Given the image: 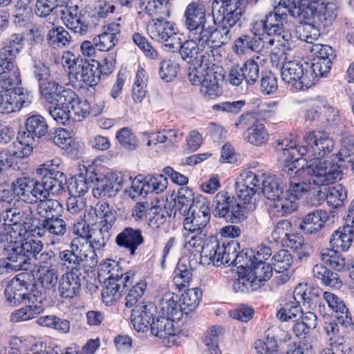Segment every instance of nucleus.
<instances>
[{
    "label": "nucleus",
    "mask_w": 354,
    "mask_h": 354,
    "mask_svg": "<svg viewBox=\"0 0 354 354\" xmlns=\"http://www.w3.org/2000/svg\"><path fill=\"white\" fill-rule=\"evenodd\" d=\"M178 70L179 64L176 61L165 59L160 63L159 75L163 81L169 82L176 77Z\"/></svg>",
    "instance_id": "60"
},
{
    "label": "nucleus",
    "mask_w": 354,
    "mask_h": 354,
    "mask_svg": "<svg viewBox=\"0 0 354 354\" xmlns=\"http://www.w3.org/2000/svg\"><path fill=\"white\" fill-rule=\"evenodd\" d=\"M47 39L50 47L58 49L69 46L71 43L72 37L64 27L57 26L48 31Z\"/></svg>",
    "instance_id": "41"
},
{
    "label": "nucleus",
    "mask_w": 354,
    "mask_h": 354,
    "mask_svg": "<svg viewBox=\"0 0 354 354\" xmlns=\"http://www.w3.org/2000/svg\"><path fill=\"white\" fill-rule=\"evenodd\" d=\"M62 160L55 158L39 165L36 169L37 175L40 176L45 198L50 192L58 195L64 189L66 178L64 173L59 170Z\"/></svg>",
    "instance_id": "11"
},
{
    "label": "nucleus",
    "mask_w": 354,
    "mask_h": 354,
    "mask_svg": "<svg viewBox=\"0 0 354 354\" xmlns=\"http://www.w3.org/2000/svg\"><path fill=\"white\" fill-rule=\"evenodd\" d=\"M169 209V210H167L166 206L164 208L160 206L151 207L149 213L148 225L152 229H157L163 225L167 217H171L173 215V210L170 209V207Z\"/></svg>",
    "instance_id": "53"
},
{
    "label": "nucleus",
    "mask_w": 354,
    "mask_h": 354,
    "mask_svg": "<svg viewBox=\"0 0 354 354\" xmlns=\"http://www.w3.org/2000/svg\"><path fill=\"white\" fill-rule=\"evenodd\" d=\"M37 203V213L44 219L52 218L59 216L63 209L61 203L58 201L48 199L47 196L38 200Z\"/></svg>",
    "instance_id": "42"
},
{
    "label": "nucleus",
    "mask_w": 354,
    "mask_h": 354,
    "mask_svg": "<svg viewBox=\"0 0 354 354\" xmlns=\"http://www.w3.org/2000/svg\"><path fill=\"white\" fill-rule=\"evenodd\" d=\"M82 273L66 272L59 280L57 290L62 298L71 299L77 296L82 286Z\"/></svg>",
    "instance_id": "29"
},
{
    "label": "nucleus",
    "mask_w": 354,
    "mask_h": 354,
    "mask_svg": "<svg viewBox=\"0 0 354 354\" xmlns=\"http://www.w3.org/2000/svg\"><path fill=\"white\" fill-rule=\"evenodd\" d=\"M235 199L227 192L222 191L218 192L213 200V213L215 216L225 218L230 214V207Z\"/></svg>",
    "instance_id": "44"
},
{
    "label": "nucleus",
    "mask_w": 354,
    "mask_h": 354,
    "mask_svg": "<svg viewBox=\"0 0 354 354\" xmlns=\"http://www.w3.org/2000/svg\"><path fill=\"white\" fill-rule=\"evenodd\" d=\"M1 216L7 224L19 225L30 230H33V223L36 220L31 207L28 205L21 207L13 205L1 213Z\"/></svg>",
    "instance_id": "24"
},
{
    "label": "nucleus",
    "mask_w": 354,
    "mask_h": 354,
    "mask_svg": "<svg viewBox=\"0 0 354 354\" xmlns=\"http://www.w3.org/2000/svg\"><path fill=\"white\" fill-rule=\"evenodd\" d=\"M116 138L124 148L129 150H135L138 145L136 136L129 127L118 130L116 133Z\"/></svg>",
    "instance_id": "61"
},
{
    "label": "nucleus",
    "mask_w": 354,
    "mask_h": 354,
    "mask_svg": "<svg viewBox=\"0 0 354 354\" xmlns=\"http://www.w3.org/2000/svg\"><path fill=\"white\" fill-rule=\"evenodd\" d=\"M239 243L235 241H231L225 243H221L218 240L212 236L206 239L201 252L200 263L219 266L221 264H243L244 255L248 257V253L238 254L236 249Z\"/></svg>",
    "instance_id": "6"
},
{
    "label": "nucleus",
    "mask_w": 354,
    "mask_h": 354,
    "mask_svg": "<svg viewBox=\"0 0 354 354\" xmlns=\"http://www.w3.org/2000/svg\"><path fill=\"white\" fill-rule=\"evenodd\" d=\"M37 230V233L39 236H44L45 232L55 236H62L67 231V225L63 218L57 216L52 218L41 220Z\"/></svg>",
    "instance_id": "36"
},
{
    "label": "nucleus",
    "mask_w": 354,
    "mask_h": 354,
    "mask_svg": "<svg viewBox=\"0 0 354 354\" xmlns=\"http://www.w3.org/2000/svg\"><path fill=\"white\" fill-rule=\"evenodd\" d=\"M230 41L218 40L215 41L208 37L203 36V38H192L189 37V39L185 41L183 44L179 45L180 54L184 60L190 62L192 58H196V55L199 54L200 51H204L205 48H212L221 47L222 45L226 44Z\"/></svg>",
    "instance_id": "20"
},
{
    "label": "nucleus",
    "mask_w": 354,
    "mask_h": 354,
    "mask_svg": "<svg viewBox=\"0 0 354 354\" xmlns=\"http://www.w3.org/2000/svg\"><path fill=\"white\" fill-rule=\"evenodd\" d=\"M244 138L250 144L259 146L267 142L268 133L264 124L255 121L250 127L248 128Z\"/></svg>",
    "instance_id": "46"
},
{
    "label": "nucleus",
    "mask_w": 354,
    "mask_h": 354,
    "mask_svg": "<svg viewBox=\"0 0 354 354\" xmlns=\"http://www.w3.org/2000/svg\"><path fill=\"white\" fill-rule=\"evenodd\" d=\"M272 207L279 216H284L295 212L298 207V202L284 192L273 203Z\"/></svg>",
    "instance_id": "49"
},
{
    "label": "nucleus",
    "mask_w": 354,
    "mask_h": 354,
    "mask_svg": "<svg viewBox=\"0 0 354 354\" xmlns=\"http://www.w3.org/2000/svg\"><path fill=\"white\" fill-rule=\"evenodd\" d=\"M306 145L297 146L295 140L285 139L278 142L277 149L281 152V159L284 162L299 160L304 157L308 162L313 159H322L330 153L335 147V141L328 133L324 131H308L303 138Z\"/></svg>",
    "instance_id": "3"
},
{
    "label": "nucleus",
    "mask_w": 354,
    "mask_h": 354,
    "mask_svg": "<svg viewBox=\"0 0 354 354\" xmlns=\"http://www.w3.org/2000/svg\"><path fill=\"white\" fill-rule=\"evenodd\" d=\"M201 199L206 198L202 196L195 197L193 191L187 187H180L175 201L174 216H187L193 212L194 207L198 202H201Z\"/></svg>",
    "instance_id": "26"
},
{
    "label": "nucleus",
    "mask_w": 354,
    "mask_h": 354,
    "mask_svg": "<svg viewBox=\"0 0 354 354\" xmlns=\"http://www.w3.org/2000/svg\"><path fill=\"white\" fill-rule=\"evenodd\" d=\"M95 176L92 173L86 171V174H80L75 177L74 182L68 187V191L71 194L81 196L94 184Z\"/></svg>",
    "instance_id": "45"
},
{
    "label": "nucleus",
    "mask_w": 354,
    "mask_h": 354,
    "mask_svg": "<svg viewBox=\"0 0 354 354\" xmlns=\"http://www.w3.org/2000/svg\"><path fill=\"white\" fill-rule=\"evenodd\" d=\"M323 298L328 307L337 313V319L341 324L348 326L352 323L351 314L342 299L328 291L323 293Z\"/></svg>",
    "instance_id": "33"
},
{
    "label": "nucleus",
    "mask_w": 354,
    "mask_h": 354,
    "mask_svg": "<svg viewBox=\"0 0 354 354\" xmlns=\"http://www.w3.org/2000/svg\"><path fill=\"white\" fill-rule=\"evenodd\" d=\"M25 37L22 34L14 33L4 42L0 49V81L3 86L17 85L20 82L19 73L15 69L12 60L24 46Z\"/></svg>",
    "instance_id": "7"
},
{
    "label": "nucleus",
    "mask_w": 354,
    "mask_h": 354,
    "mask_svg": "<svg viewBox=\"0 0 354 354\" xmlns=\"http://www.w3.org/2000/svg\"><path fill=\"white\" fill-rule=\"evenodd\" d=\"M205 52L196 58L193 67H189L188 79L192 85L200 86L204 97L213 98L219 94L216 72L214 71L213 50L205 48Z\"/></svg>",
    "instance_id": "5"
},
{
    "label": "nucleus",
    "mask_w": 354,
    "mask_h": 354,
    "mask_svg": "<svg viewBox=\"0 0 354 354\" xmlns=\"http://www.w3.org/2000/svg\"><path fill=\"white\" fill-rule=\"evenodd\" d=\"M100 275L105 277V281H117L119 277H122L125 272L115 261L108 259L100 265Z\"/></svg>",
    "instance_id": "55"
},
{
    "label": "nucleus",
    "mask_w": 354,
    "mask_h": 354,
    "mask_svg": "<svg viewBox=\"0 0 354 354\" xmlns=\"http://www.w3.org/2000/svg\"><path fill=\"white\" fill-rule=\"evenodd\" d=\"M115 243L131 255H134L138 248L144 243V237L140 229L127 227L116 236Z\"/></svg>",
    "instance_id": "27"
},
{
    "label": "nucleus",
    "mask_w": 354,
    "mask_h": 354,
    "mask_svg": "<svg viewBox=\"0 0 354 354\" xmlns=\"http://www.w3.org/2000/svg\"><path fill=\"white\" fill-rule=\"evenodd\" d=\"M202 292L198 288L188 289L182 294L179 299L183 312L187 314L198 306Z\"/></svg>",
    "instance_id": "50"
},
{
    "label": "nucleus",
    "mask_w": 354,
    "mask_h": 354,
    "mask_svg": "<svg viewBox=\"0 0 354 354\" xmlns=\"http://www.w3.org/2000/svg\"><path fill=\"white\" fill-rule=\"evenodd\" d=\"M216 24L214 17L207 15L204 6L196 1L189 3L183 13V23L188 30V37L203 38V36L214 39L215 41H230L232 32L218 19Z\"/></svg>",
    "instance_id": "4"
},
{
    "label": "nucleus",
    "mask_w": 354,
    "mask_h": 354,
    "mask_svg": "<svg viewBox=\"0 0 354 354\" xmlns=\"http://www.w3.org/2000/svg\"><path fill=\"white\" fill-rule=\"evenodd\" d=\"M354 224L346 223L339 227L331 235L330 245L339 251H346L351 246L353 239Z\"/></svg>",
    "instance_id": "32"
},
{
    "label": "nucleus",
    "mask_w": 354,
    "mask_h": 354,
    "mask_svg": "<svg viewBox=\"0 0 354 354\" xmlns=\"http://www.w3.org/2000/svg\"><path fill=\"white\" fill-rule=\"evenodd\" d=\"M131 178L129 175L117 174L110 177L98 179L95 176L93 194L95 198H100L106 195L111 196L129 185Z\"/></svg>",
    "instance_id": "21"
},
{
    "label": "nucleus",
    "mask_w": 354,
    "mask_h": 354,
    "mask_svg": "<svg viewBox=\"0 0 354 354\" xmlns=\"http://www.w3.org/2000/svg\"><path fill=\"white\" fill-rule=\"evenodd\" d=\"M73 232L80 237L86 239L89 242L87 249H93L95 252L104 247L110 238L109 231L95 222L89 223L86 220L74 223Z\"/></svg>",
    "instance_id": "15"
},
{
    "label": "nucleus",
    "mask_w": 354,
    "mask_h": 354,
    "mask_svg": "<svg viewBox=\"0 0 354 354\" xmlns=\"http://www.w3.org/2000/svg\"><path fill=\"white\" fill-rule=\"evenodd\" d=\"M174 320L165 316H158L152 321L150 326L151 333L160 339H165L168 335H173L174 331Z\"/></svg>",
    "instance_id": "40"
},
{
    "label": "nucleus",
    "mask_w": 354,
    "mask_h": 354,
    "mask_svg": "<svg viewBox=\"0 0 354 354\" xmlns=\"http://www.w3.org/2000/svg\"><path fill=\"white\" fill-rule=\"evenodd\" d=\"M252 257V255H250L249 259L245 257V263L240 266L247 268L248 276L252 283H257L268 280L272 275V267L263 260L255 261Z\"/></svg>",
    "instance_id": "28"
},
{
    "label": "nucleus",
    "mask_w": 354,
    "mask_h": 354,
    "mask_svg": "<svg viewBox=\"0 0 354 354\" xmlns=\"http://www.w3.org/2000/svg\"><path fill=\"white\" fill-rule=\"evenodd\" d=\"M328 218L325 211L319 209L312 212L303 218L301 229L306 233L313 234L320 230Z\"/></svg>",
    "instance_id": "38"
},
{
    "label": "nucleus",
    "mask_w": 354,
    "mask_h": 354,
    "mask_svg": "<svg viewBox=\"0 0 354 354\" xmlns=\"http://www.w3.org/2000/svg\"><path fill=\"white\" fill-rule=\"evenodd\" d=\"M273 269L277 272H283L288 270L292 263L290 253L286 250L277 252L272 257Z\"/></svg>",
    "instance_id": "62"
},
{
    "label": "nucleus",
    "mask_w": 354,
    "mask_h": 354,
    "mask_svg": "<svg viewBox=\"0 0 354 354\" xmlns=\"http://www.w3.org/2000/svg\"><path fill=\"white\" fill-rule=\"evenodd\" d=\"M129 177L131 178L129 185L123 187L126 194L132 199L138 198L139 196L145 197L148 194V192L146 190L145 180H143L141 176H137L133 179H132L131 176Z\"/></svg>",
    "instance_id": "56"
},
{
    "label": "nucleus",
    "mask_w": 354,
    "mask_h": 354,
    "mask_svg": "<svg viewBox=\"0 0 354 354\" xmlns=\"http://www.w3.org/2000/svg\"><path fill=\"white\" fill-rule=\"evenodd\" d=\"M287 17L286 13L270 12L263 19L256 21L254 28L256 30H261L272 38L266 41V46L272 47L274 44L285 46L288 42H290L292 38L291 32L284 27V21Z\"/></svg>",
    "instance_id": "9"
},
{
    "label": "nucleus",
    "mask_w": 354,
    "mask_h": 354,
    "mask_svg": "<svg viewBox=\"0 0 354 354\" xmlns=\"http://www.w3.org/2000/svg\"><path fill=\"white\" fill-rule=\"evenodd\" d=\"M254 348L259 354H273L278 351V345L274 337L268 333L266 339H258L254 342Z\"/></svg>",
    "instance_id": "64"
},
{
    "label": "nucleus",
    "mask_w": 354,
    "mask_h": 354,
    "mask_svg": "<svg viewBox=\"0 0 354 354\" xmlns=\"http://www.w3.org/2000/svg\"><path fill=\"white\" fill-rule=\"evenodd\" d=\"M18 275L11 279L5 289V297L12 306L21 303L26 304L10 315V321L19 322L35 318L44 310L42 305L43 296L37 290L35 284L21 279Z\"/></svg>",
    "instance_id": "2"
},
{
    "label": "nucleus",
    "mask_w": 354,
    "mask_h": 354,
    "mask_svg": "<svg viewBox=\"0 0 354 354\" xmlns=\"http://www.w3.org/2000/svg\"><path fill=\"white\" fill-rule=\"evenodd\" d=\"M335 248H325L321 252V257L324 262L337 271L342 270L346 266V261L342 254Z\"/></svg>",
    "instance_id": "52"
},
{
    "label": "nucleus",
    "mask_w": 354,
    "mask_h": 354,
    "mask_svg": "<svg viewBox=\"0 0 354 354\" xmlns=\"http://www.w3.org/2000/svg\"><path fill=\"white\" fill-rule=\"evenodd\" d=\"M26 130L19 132L17 139L22 146L24 156H28L32 151L36 138L44 136L48 131V124L44 118L39 115L30 116L25 124Z\"/></svg>",
    "instance_id": "13"
},
{
    "label": "nucleus",
    "mask_w": 354,
    "mask_h": 354,
    "mask_svg": "<svg viewBox=\"0 0 354 354\" xmlns=\"http://www.w3.org/2000/svg\"><path fill=\"white\" fill-rule=\"evenodd\" d=\"M77 66V70L74 74L77 81L83 82L89 86L97 84L100 78L98 66L91 64L86 59H84L82 63L80 65L78 64Z\"/></svg>",
    "instance_id": "34"
},
{
    "label": "nucleus",
    "mask_w": 354,
    "mask_h": 354,
    "mask_svg": "<svg viewBox=\"0 0 354 354\" xmlns=\"http://www.w3.org/2000/svg\"><path fill=\"white\" fill-rule=\"evenodd\" d=\"M315 23L307 21L302 26H299L297 30L298 37L300 40L305 41L307 44H315L320 36L319 26H315Z\"/></svg>",
    "instance_id": "51"
},
{
    "label": "nucleus",
    "mask_w": 354,
    "mask_h": 354,
    "mask_svg": "<svg viewBox=\"0 0 354 354\" xmlns=\"http://www.w3.org/2000/svg\"><path fill=\"white\" fill-rule=\"evenodd\" d=\"M59 260L67 272L75 273H82L86 267L94 268L98 263L96 252L93 249H85L77 238L73 239L68 249L59 252Z\"/></svg>",
    "instance_id": "8"
},
{
    "label": "nucleus",
    "mask_w": 354,
    "mask_h": 354,
    "mask_svg": "<svg viewBox=\"0 0 354 354\" xmlns=\"http://www.w3.org/2000/svg\"><path fill=\"white\" fill-rule=\"evenodd\" d=\"M111 280L105 281V287L102 291L103 301L106 305L111 304L113 301L118 299L123 293V290H120V283Z\"/></svg>",
    "instance_id": "58"
},
{
    "label": "nucleus",
    "mask_w": 354,
    "mask_h": 354,
    "mask_svg": "<svg viewBox=\"0 0 354 354\" xmlns=\"http://www.w3.org/2000/svg\"><path fill=\"white\" fill-rule=\"evenodd\" d=\"M178 296L173 292H167L162 297L158 303V308L162 316L179 320L183 315Z\"/></svg>",
    "instance_id": "31"
},
{
    "label": "nucleus",
    "mask_w": 354,
    "mask_h": 354,
    "mask_svg": "<svg viewBox=\"0 0 354 354\" xmlns=\"http://www.w3.org/2000/svg\"><path fill=\"white\" fill-rule=\"evenodd\" d=\"M313 275L321 282L333 288H339L342 286V281L339 275L328 269L322 264H317L313 269Z\"/></svg>",
    "instance_id": "43"
},
{
    "label": "nucleus",
    "mask_w": 354,
    "mask_h": 354,
    "mask_svg": "<svg viewBox=\"0 0 354 354\" xmlns=\"http://www.w3.org/2000/svg\"><path fill=\"white\" fill-rule=\"evenodd\" d=\"M266 48L270 49V60L273 67L279 68L289 61L286 50L290 48V42L285 46L274 44L272 47L266 46Z\"/></svg>",
    "instance_id": "57"
},
{
    "label": "nucleus",
    "mask_w": 354,
    "mask_h": 354,
    "mask_svg": "<svg viewBox=\"0 0 354 354\" xmlns=\"http://www.w3.org/2000/svg\"><path fill=\"white\" fill-rule=\"evenodd\" d=\"M140 8L153 17L147 32L154 41L163 43L168 50L178 49L180 39L172 23L166 21L171 15L169 0H137Z\"/></svg>",
    "instance_id": "1"
},
{
    "label": "nucleus",
    "mask_w": 354,
    "mask_h": 354,
    "mask_svg": "<svg viewBox=\"0 0 354 354\" xmlns=\"http://www.w3.org/2000/svg\"><path fill=\"white\" fill-rule=\"evenodd\" d=\"M283 176H263L261 179V192L268 200L274 201L283 192Z\"/></svg>",
    "instance_id": "35"
},
{
    "label": "nucleus",
    "mask_w": 354,
    "mask_h": 354,
    "mask_svg": "<svg viewBox=\"0 0 354 354\" xmlns=\"http://www.w3.org/2000/svg\"><path fill=\"white\" fill-rule=\"evenodd\" d=\"M6 259L17 271L20 270H27L30 266V258L26 254L21 242H15L9 245H4Z\"/></svg>",
    "instance_id": "30"
},
{
    "label": "nucleus",
    "mask_w": 354,
    "mask_h": 354,
    "mask_svg": "<svg viewBox=\"0 0 354 354\" xmlns=\"http://www.w3.org/2000/svg\"><path fill=\"white\" fill-rule=\"evenodd\" d=\"M37 274L38 282L43 288L55 291L59 280L58 268L51 269L38 268Z\"/></svg>",
    "instance_id": "48"
},
{
    "label": "nucleus",
    "mask_w": 354,
    "mask_h": 354,
    "mask_svg": "<svg viewBox=\"0 0 354 354\" xmlns=\"http://www.w3.org/2000/svg\"><path fill=\"white\" fill-rule=\"evenodd\" d=\"M36 229L30 230L19 225L7 224L5 222L4 232L1 234V240L5 245L17 242H22L29 232H35Z\"/></svg>",
    "instance_id": "39"
},
{
    "label": "nucleus",
    "mask_w": 354,
    "mask_h": 354,
    "mask_svg": "<svg viewBox=\"0 0 354 354\" xmlns=\"http://www.w3.org/2000/svg\"><path fill=\"white\" fill-rule=\"evenodd\" d=\"M236 193L237 197L243 201L245 209L250 211L256 209L259 201L257 188L236 184Z\"/></svg>",
    "instance_id": "47"
},
{
    "label": "nucleus",
    "mask_w": 354,
    "mask_h": 354,
    "mask_svg": "<svg viewBox=\"0 0 354 354\" xmlns=\"http://www.w3.org/2000/svg\"><path fill=\"white\" fill-rule=\"evenodd\" d=\"M307 162H309L306 166V171L310 176V183L324 186L342 178L340 167L333 160L313 159Z\"/></svg>",
    "instance_id": "12"
},
{
    "label": "nucleus",
    "mask_w": 354,
    "mask_h": 354,
    "mask_svg": "<svg viewBox=\"0 0 354 354\" xmlns=\"http://www.w3.org/2000/svg\"><path fill=\"white\" fill-rule=\"evenodd\" d=\"M193 268L187 259H180L174 272V282L175 286L182 290L189 286L192 279Z\"/></svg>",
    "instance_id": "37"
},
{
    "label": "nucleus",
    "mask_w": 354,
    "mask_h": 354,
    "mask_svg": "<svg viewBox=\"0 0 354 354\" xmlns=\"http://www.w3.org/2000/svg\"><path fill=\"white\" fill-rule=\"evenodd\" d=\"M281 80L287 84L295 86L296 89L308 88L313 85L316 77L308 74V71L304 64L297 60H289L284 63L281 68Z\"/></svg>",
    "instance_id": "16"
},
{
    "label": "nucleus",
    "mask_w": 354,
    "mask_h": 354,
    "mask_svg": "<svg viewBox=\"0 0 354 354\" xmlns=\"http://www.w3.org/2000/svg\"><path fill=\"white\" fill-rule=\"evenodd\" d=\"M14 193L24 202L37 203L38 200L45 198L41 180L32 177L23 176L12 183Z\"/></svg>",
    "instance_id": "17"
},
{
    "label": "nucleus",
    "mask_w": 354,
    "mask_h": 354,
    "mask_svg": "<svg viewBox=\"0 0 354 354\" xmlns=\"http://www.w3.org/2000/svg\"><path fill=\"white\" fill-rule=\"evenodd\" d=\"M324 329L328 337L330 346L343 348L345 340L340 332V326L336 321L326 322Z\"/></svg>",
    "instance_id": "59"
},
{
    "label": "nucleus",
    "mask_w": 354,
    "mask_h": 354,
    "mask_svg": "<svg viewBox=\"0 0 354 354\" xmlns=\"http://www.w3.org/2000/svg\"><path fill=\"white\" fill-rule=\"evenodd\" d=\"M222 5L218 10L223 24L227 26L230 31L240 21L244 3L247 0H221Z\"/></svg>",
    "instance_id": "25"
},
{
    "label": "nucleus",
    "mask_w": 354,
    "mask_h": 354,
    "mask_svg": "<svg viewBox=\"0 0 354 354\" xmlns=\"http://www.w3.org/2000/svg\"><path fill=\"white\" fill-rule=\"evenodd\" d=\"M283 245H286L287 247L295 251L297 253L298 258L300 259L308 255L307 252L308 246L304 243L303 237L301 236L290 234Z\"/></svg>",
    "instance_id": "63"
},
{
    "label": "nucleus",
    "mask_w": 354,
    "mask_h": 354,
    "mask_svg": "<svg viewBox=\"0 0 354 354\" xmlns=\"http://www.w3.org/2000/svg\"><path fill=\"white\" fill-rule=\"evenodd\" d=\"M305 48L313 57L310 76L322 77L327 75L331 67V60L335 57L333 48L322 44H307Z\"/></svg>",
    "instance_id": "14"
},
{
    "label": "nucleus",
    "mask_w": 354,
    "mask_h": 354,
    "mask_svg": "<svg viewBox=\"0 0 354 354\" xmlns=\"http://www.w3.org/2000/svg\"><path fill=\"white\" fill-rule=\"evenodd\" d=\"M157 307L152 303L140 304L134 307L131 315V322L138 332H145L154 320Z\"/></svg>",
    "instance_id": "23"
},
{
    "label": "nucleus",
    "mask_w": 354,
    "mask_h": 354,
    "mask_svg": "<svg viewBox=\"0 0 354 354\" xmlns=\"http://www.w3.org/2000/svg\"><path fill=\"white\" fill-rule=\"evenodd\" d=\"M290 161L281 171V176L283 177L281 183H283V189L286 188L285 193L298 201L308 191V185L299 178L301 169L297 167L296 160Z\"/></svg>",
    "instance_id": "18"
},
{
    "label": "nucleus",
    "mask_w": 354,
    "mask_h": 354,
    "mask_svg": "<svg viewBox=\"0 0 354 354\" xmlns=\"http://www.w3.org/2000/svg\"><path fill=\"white\" fill-rule=\"evenodd\" d=\"M297 15L304 19L313 20V23L326 27L330 26L337 17V6L333 3H324L322 0L308 2L300 0L295 6Z\"/></svg>",
    "instance_id": "10"
},
{
    "label": "nucleus",
    "mask_w": 354,
    "mask_h": 354,
    "mask_svg": "<svg viewBox=\"0 0 354 354\" xmlns=\"http://www.w3.org/2000/svg\"><path fill=\"white\" fill-rule=\"evenodd\" d=\"M183 228L185 232L202 233L209 221L210 211L206 199H201L194 207L193 212L184 216Z\"/></svg>",
    "instance_id": "19"
},
{
    "label": "nucleus",
    "mask_w": 354,
    "mask_h": 354,
    "mask_svg": "<svg viewBox=\"0 0 354 354\" xmlns=\"http://www.w3.org/2000/svg\"><path fill=\"white\" fill-rule=\"evenodd\" d=\"M39 88L41 97L53 105H55L56 100L62 92L61 90L64 88L53 80L40 83Z\"/></svg>",
    "instance_id": "54"
},
{
    "label": "nucleus",
    "mask_w": 354,
    "mask_h": 354,
    "mask_svg": "<svg viewBox=\"0 0 354 354\" xmlns=\"http://www.w3.org/2000/svg\"><path fill=\"white\" fill-rule=\"evenodd\" d=\"M61 19L64 25L74 33L85 35L88 30L85 14L77 6H66L60 11Z\"/></svg>",
    "instance_id": "22"
}]
</instances>
